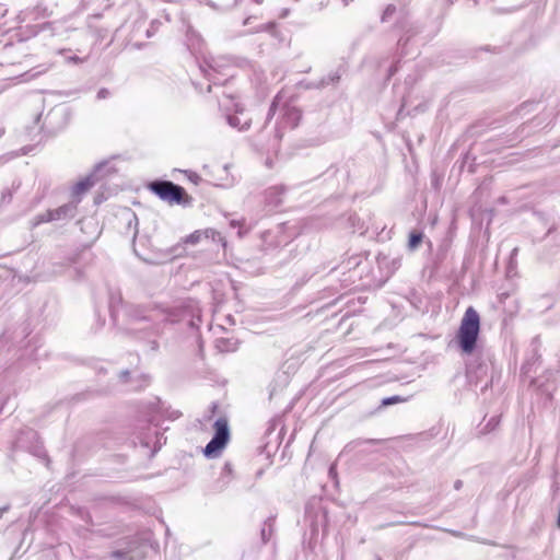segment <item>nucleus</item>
Segmentation results:
<instances>
[{"label":"nucleus","instance_id":"nucleus-1","mask_svg":"<svg viewBox=\"0 0 560 560\" xmlns=\"http://www.w3.org/2000/svg\"><path fill=\"white\" fill-rule=\"evenodd\" d=\"M480 330V317L474 307H468L460 320L456 335L462 350H474Z\"/></svg>","mask_w":560,"mask_h":560},{"label":"nucleus","instance_id":"nucleus-2","mask_svg":"<svg viewBox=\"0 0 560 560\" xmlns=\"http://www.w3.org/2000/svg\"><path fill=\"white\" fill-rule=\"evenodd\" d=\"M148 188L170 205H186L190 201V197L182 186L168 180L152 182Z\"/></svg>","mask_w":560,"mask_h":560},{"label":"nucleus","instance_id":"nucleus-3","mask_svg":"<svg viewBox=\"0 0 560 560\" xmlns=\"http://www.w3.org/2000/svg\"><path fill=\"white\" fill-rule=\"evenodd\" d=\"M213 427L214 435L203 450V454L208 458L218 457L230 440V429L225 418L217 419Z\"/></svg>","mask_w":560,"mask_h":560},{"label":"nucleus","instance_id":"nucleus-4","mask_svg":"<svg viewBox=\"0 0 560 560\" xmlns=\"http://www.w3.org/2000/svg\"><path fill=\"white\" fill-rule=\"evenodd\" d=\"M119 380L122 383L130 384V390H140L150 383L149 376L139 373L138 370H124L119 373Z\"/></svg>","mask_w":560,"mask_h":560},{"label":"nucleus","instance_id":"nucleus-5","mask_svg":"<svg viewBox=\"0 0 560 560\" xmlns=\"http://www.w3.org/2000/svg\"><path fill=\"white\" fill-rule=\"evenodd\" d=\"M233 479V468L230 463H225L222 467L220 477L213 483V490L215 492L224 491Z\"/></svg>","mask_w":560,"mask_h":560},{"label":"nucleus","instance_id":"nucleus-6","mask_svg":"<svg viewBox=\"0 0 560 560\" xmlns=\"http://www.w3.org/2000/svg\"><path fill=\"white\" fill-rule=\"evenodd\" d=\"M465 353L468 355V359H467V377L469 378V381L472 382L474 375H476V378H479L480 375H486L487 366H483L481 364H479L477 366V370L474 371V363L479 360V358H478V353L479 352L469 351V352H465Z\"/></svg>","mask_w":560,"mask_h":560},{"label":"nucleus","instance_id":"nucleus-7","mask_svg":"<svg viewBox=\"0 0 560 560\" xmlns=\"http://www.w3.org/2000/svg\"><path fill=\"white\" fill-rule=\"evenodd\" d=\"M217 234V231H214L213 229L198 230L189 234L186 237L185 243L196 245L200 243L202 240L214 238Z\"/></svg>","mask_w":560,"mask_h":560},{"label":"nucleus","instance_id":"nucleus-8","mask_svg":"<svg viewBox=\"0 0 560 560\" xmlns=\"http://www.w3.org/2000/svg\"><path fill=\"white\" fill-rule=\"evenodd\" d=\"M92 187V183L89 179L81 180L73 187V196L80 197L85 194Z\"/></svg>","mask_w":560,"mask_h":560},{"label":"nucleus","instance_id":"nucleus-9","mask_svg":"<svg viewBox=\"0 0 560 560\" xmlns=\"http://www.w3.org/2000/svg\"><path fill=\"white\" fill-rule=\"evenodd\" d=\"M70 210V207L67 206V205H63L55 210H51L48 212V220H59L61 219L62 217L67 215V213L69 212Z\"/></svg>","mask_w":560,"mask_h":560},{"label":"nucleus","instance_id":"nucleus-10","mask_svg":"<svg viewBox=\"0 0 560 560\" xmlns=\"http://www.w3.org/2000/svg\"><path fill=\"white\" fill-rule=\"evenodd\" d=\"M421 241H422V234L421 233H417V232H412L410 234V236H409V246H410V248H416L417 246H419Z\"/></svg>","mask_w":560,"mask_h":560},{"label":"nucleus","instance_id":"nucleus-11","mask_svg":"<svg viewBox=\"0 0 560 560\" xmlns=\"http://www.w3.org/2000/svg\"><path fill=\"white\" fill-rule=\"evenodd\" d=\"M400 401H404V399L400 396H392V397L384 398L382 400V405L389 406V405L400 402Z\"/></svg>","mask_w":560,"mask_h":560},{"label":"nucleus","instance_id":"nucleus-12","mask_svg":"<svg viewBox=\"0 0 560 560\" xmlns=\"http://www.w3.org/2000/svg\"><path fill=\"white\" fill-rule=\"evenodd\" d=\"M276 28V23L275 22H270V23H267V24H264L261 26H259L256 32H273Z\"/></svg>","mask_w":560,"mask_h":560},{"label":"nucleus","instance_id":"nucleus-13","mask_svg":"<svg viewBox=\"0 0 560 560\" xmlns=\"http://www.w3.org/2000/svg\"><path fill=\"white\" fill-rule=\"evenodd\" d=\"M154 435L156 436V441H155V443H154V450H153V452H156V451H158V448H160V447H161V445H162V439H163V435H162V434H161V435H159L156 431H154Z\"/></svg>","mask_w":560,"mask_h":560},{"label":"nucleus","instance_id":"nucleus-14","mask_svg":"<svg viewBox=\"0 0 560 560\" xmlns=\"http://www.w3.org/2000/svg\"><path fill=\"white\" fill-rule=\"evenodd\" d=\"M125 552L124 551H120V550H117V551H113L112 552V557L113 558H116V559H124L125 558Z\"/></svg>","mask_w":560,"mask_h":560},{"label":"nucleus","instance_id":"nucleus-15","mask_svg":"<svg viewBox=\"0 0 560 560\" xmlns=\"http://www.w3.org/2000/svg\"><path fill=\"white\" fill-rule=\"evenodd\" d=\"M141 443L143 446L149 447L151 445V440L148 436H145L141 439Z\"/></svg>","mask_w":560,"mask_h":560},{"label":"nucleus","instance_id":"nucleus-16","mask_svg":"<svg viewBox=\"0 0 560 560\" xmlns=\"http://www.w3.org/2000/svg\"><path fill=\"white\" fill-rule=\"evenodd\" d=\"M9 510V506H2L0 508V518L3 516V514Z\"/></svg>","mask_w":560,"mask_h":560},{"label":"nucleus","instance_id":"nucleus-17","mask_svg":"<svg viewBox=\"0 0 560 560\" xmlns=\"http://www.w3.org/2000/svg\"><path fill=\"white\" fill-rule=\"evenodd\" d=\"M329 475L330 476H335L336 475V467L335 465H331L330 468H329Z\"/></svg>","mask_w":560,"mask_h":560},{"label":"nucleus","instance_id":"nucleus-18","mask_svg":"<svg viewBox=\"0 0 560 560\" xmlns=\"http://www.w3.org/2000/svg\"><path fill=\"white\" fill-rule=\"evenodd\" d=\"M252 18H253V16H248V18H246V19L244 20L243 24H244V25H248V24H249V21H250V19H252ZM254 18H255V19H257L258 16H254Z\"/></svg>","mask_w":560,"mask_h":560},{"label":"nucleus","instance_id":"nucleus-19","mask_svg":"<svg viewBox=\"0 0 560 560\" xmlns=\"http://www.w3.org/2000/svg\"><path fill=\"white\" fill-rule=\"evenodd\" d=\"M455 489H459L462 487V481L460 480H457L454 485Z\"/></svg>","mask_w":560,"mask_h":560}]
</instances>
